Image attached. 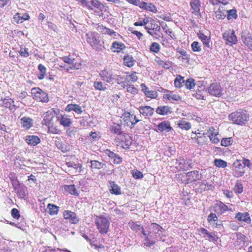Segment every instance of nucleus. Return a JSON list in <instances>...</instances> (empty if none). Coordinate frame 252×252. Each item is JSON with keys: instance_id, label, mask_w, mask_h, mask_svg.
Returning a JSON list of instances; mask_svg holds the SVG:
<instances>
[{"instance_id": "a19ab883", "label": "nucleus", "mask_w": 252, "mask_h": 252, "mask_svg": "<svg viewBox=\"0 0 252 252\" xmlns=\"http://www.w3.org/2000/svg\"><path fill=\"white\" fill-rule=\"evenodd\" d=\"M184 77L180 75H178L174 81V84L176 88H181L182 87V84L184 83Z\"/></svg>"}, {"instance_id": "72a5a7b5", "label": "nucleus", "mask_w": 252, "mask_h": 252, "mask_svg": "<svg viewBox=\"0 0 252 252\" xmlns=\"http://www.w3.org/2000/svg\"><path fill=\"white\" fill-rule=\"evenodd\" d=\"M107 85L103 84L101 81H95L94 83V88L99 91H105L107 89Z\"/></svg>"}, {"instance_id": "ddd939ff", "label": "nucleus", "mask_w": 252, "mask_h": 252, "mask_svg": "<svg viewBox=\"0 0 252 252\" xmlns=\"http://www.w3.org/2000/svg\"><path fill=\"white\" fill-rule=\"evenodd\" d=\"M139 111L144 116L150 117L154 114V109L149 106H140Z\"/></svg>"}, {"instance_id": "423d86ee", "label": "nucleus", "mask_w": 252, "mask_h": 252, "mask_svg": "<svg viewBox=\"0 0 252 252\" xmlns=\"http://www.w3.org/2000/svg\"><path fill=\"white\" fill-rule=\"evenodd\" d=\"M123 120L125 124L130 128L133 127L140 120L138 119L135 116L131 114L129 112H126L123 115Z\"/></svg>"}, {"instance_id": "c9c22d12", "label": "nucleus", "mask_w": 252, "mask_h": 252, "mask_svg": "<svg viewBox=\"0 0 252 252\" xmlns=\"http://www.w3.org/2000/svg\"><path fill=\"white\" fill-rule=\"evenodd\" d=\"M65 190L71 194L74 195H78L76 189L74 185L65 186L64 187Z\"/></svg>"}, {"instance_id": "2eb2a0df", "label": "nucleus", "mask_w": 252, "mask_h": 252, "mask_svg": "<svg viewBox=\"0 0 252 252\" xmlns=\"http://www.w3.org/2000/svg\"><path fill=\"white\" fill-rule=\"evenodd\" d=\"M218 132H217L215 130V129L213 127H210L207 130V131L206 133L204 134L202 136H200L199 137H197L196 140L197 142V143L199 145H203L204 143V139L205 138V135H207L208 137H209V136L211 135H215L216 133H217Z\"/></svg>"}, {"instance_id": "2f4dec72", "label": "nucleus", "mask_w": 252, "mask_h": 252, "mask_svg": "<svg viewBox=\"0 0 252 252\" xmlns=\"http://www.w3.org/2000/svg\"><path fill=\"white\" fill-rule=\"evenodd\" d=\"M38 69L39 70V73L38 74L37 77L39 80H42L44 78L46 68L44 65L39 64L38 66Z\"/></svg>"}, {"instance_id": "cd10ccee", "label": "nucleus", "mask_w": 252, "mask_h": 252, "mask_svg": "<svg viewBox=\"0 0 252 252\" xmlns=\"http://www.w3.org/2000/svg\"><path fill=\"white\" fill-rule=\"evenodd\" d=\"M134 60L131 56L126 55L124 58V64L128 67H132L134 64Z\"/></svg>"}, {"instance_id": "f3484780", "label": "nucleus", "mask_w": 252, "mask_h": 252, "mask_svg": "<svg viewBox=\"0 0 252 252\" xmlns=\"http://www.w3.org/2000/svg\"><path fill=\"white\" fill-rule=\"evenodd\" d=\"M25 141L29 145L35 146L40 143V139L37 136L30 135L26 136Z\"/></svg>"}, {"instance_id": "bb28decb", "label": "nucleus", "mask_w": 252, "mask_h": 252, "mask_svg": "<svg viewBox=\"0 0 252 252\" xmlns=\"http://www.w3.org/2000/svg\"><path fill=\"white\" fill-rule=\"evenodd\" d=\"M43 120L42 122V124L47 126L51 124V121L52 120L53 116L51 112H46L43 114Z\"/></svg>"}, {"instance_id": "052dcab7", "label": "nucleus", "mask_w": 252, "mask_h": 252, "mask_svg": "<svg viewBox=\"0 0 252 252\" xmlns=\"http://www.w3.org/2000/svg\"><path fill=\"white\" fill-rule=\"evenodd\" d=\"M129 226L132 230L136 232L141 231V226L140 225H139L136 223L132 222V223H129Z\"/></svg>"}, {"instance_id": "a878e982", "label": "nucleus", "mask_w": 252, "mask_h": 252, "mask_svg": "<svg viewBox=\"0 0 252 252\" xmlns=\"http://www.w3.org/2000/svg\"><path fill=\"white\" fill-rule=\"evenodd\" d=\"M91 164V167L92 168L100 169L106 167V163L104 162H100L96 160H92L90 161Z\"/></svg>"}, {"instance_id": "f8f14e48", "label": "nucleus", "mask_w": 252, "mask_h": 252, "mask_svg": "<svg viewBox=\"0 0 252 252\" xmlns=\"http://www.w3.org/2000/svg\"><path fill=\"white\" fill-rule=\"evenodd\" d=\"M22 127L25 129H29L33 126V120L28 117H24L20 119Z\"/></svg>"}, {"instance_id": "b1692460", "label": "nucleus", "mask_w": 252, "mask_h": 252, "mask_svg": "<svg viewBox=\"0 0 252 252\" xmlns=\"http://www.w3.org/2000/svg\"><path fill=\"white\" fill-rule=\"evenodd\" d=\"M156 112L159 115H167L168 113H171V108L168 106H158L156 110Z\"/></svg>"}, {"instance_id": "1a4fd4ad", "label": "nucleus", "mask_w": 252, "mask_h": 252, "mask_svg": "<svg viewBox=\"0 0 252 252\" xmlns=\"http://www.w3.org/2000/svg\"><path fill=\"white\" fill-rule=\"evenodd\" d=\"M63 216L64 219L68 220L71 223L77 224L79 221V219L76 214L71 211H64L63 213Z\"/></svg>"}, {"instance_id": "37998d69", "label": "nucleus", "mask_w": 252, "mask_h": 252, "mask_svg": "<svg viewBox=\"0 0 252 252\" xmlns=\"http://www.w3.org/2000/svg\"><path fill=\"white\" fill-rule=\"evenodd\" d=\"M178 126L181 128L186 130L190 129L191 127L190 123L184 120L180 121L178 124Z\"/></svg>"}, {"instance_id": "39448f33", "label": "nucleus", "mask_w": 252, "mask_h": 252, "mask_svg": "<svg viewBox=\"0 0 252 252\" xmlns=\"http://www.w3.org/2000/svg\"><path fill=\"white\" fill-rule=\"evenodd\" d=\"M223 38L225 40L227 44L231 46L237 42V38L233 30L226 31L223 34Z\"/></svg>"}, {"instance_id": "c85d7f7f", "label": "nucleus", "mask_w": 252, "mask_h": 252, "mask_svg": "<svg viewBox=\"0 0 252 252\" xmlns=\"http://www.w3.org/2000/svg\"><path fill=\"white\" fill-rule=\"evenodd\" d=\"M122 124H116L113 123V125L110 126V130L112 132L119 134L122 133L121 128Z\"/></svg>"}, {"instance_id": "9b49d317", "label": "nucleus", "mask_w": 252, "mask_h": 252, "mask_svg": "<svg viewBox=\"0 0 252 252\" xmlns=\"http://www.w3.org/2000/svg\"><path fill=\"white\" fill-rule=\"evenodd\" d=\"M189 166L190 164L183 158H179L176 161V167L179 170H188Z\"/></svg>"}, {"instance_id": "ea45409f", "label": "nucleus", "mask_w": 252, "mask_h": 252, "mask_svg": "<svg viewBox=\"0 0 252 252\" xmlns=\"http://www.w3.org/2000/svg\"><path fill=\"white\" fill-rule=\"evenodd\" d=\"M131 139L129 135H126L124 141L122 142L121 143L122 144V145L124 148H127L131 144Z\"/></svg>"}, {"instance_id": "4be33fe9", "label": "nucleus", "mask_w": 252, "mask_h": 252, "mask_svg": "<svg viewBox=\"0 0 252 252\" xmlns=\"http://www.w3.org/2000/svg\"><path fill=\"white\" fill-rule=\"evenodd\" d=\"M100 75L102 79L107 83L111 82L113 79L112 74L105 70L101 71Z\"/></svg>"}, {"instance_id": "5701e85b", "label": "nucleus", "mask_w": 252, "mask_h": 252, "mask_svg": "<svg viewBox=\"0 0 252 252\" xmlns=\"http://www.w3.org/2000/svg\"><path fill=\"white\" fill-rule=\"evenodd\" d=\"M197 35L205 46L207 47L208 48L211 47V44L210 43V38L209 37L205 35L203 33L200 32L197 33Z\"/></svg>"}, {"instance_id": "4468645a", "label": "nucleus", "mask_w": 252, "mask_h": 252, "mask_svg": "<svg viewBox=\"0 0 252 252\" xmlns=\"http://www.w3.org/2000/svg\"><path fill=\"white\" fill-rule=\"evenodd\" d=\"M186 176L188 183L200 179V176L199 174L198 171L197 170H193L188 172L186 174Z\"/></svg>"}, {"instance_id": "aec40b11", "label": "nucleus", "mask_w": 252, "mask_h": 252, "mask_svg": "<svg viewBox=\"0 0 252 252\" xmlns=\"http://www.w3.org/2000/svg\"><path fill=\"white\" fill-rule=\"evenodd\" d=\"M235 218H236L238 220L243 221L247 222V223H250L251 221L250 215L247 212L244 213H237L235 216Z\"/></svg>"}, {"instance_id": "3c124183", "label": "nucleus", "mask_w": 252, "mask_h": 252, "mask_svg": "<svg viewBox=\"0 0 252 252\" xmlns=\"http://www.w3.org/2000/svg\"><path fill=\"white\" fill-rule=\"evenodd\" d=\"M233 140L231 137L224 138L221 141V145L224 147L228 146L232 144Z\"/></svg>"}, {"instance_id": "c03bdc74", "label": "nucleus", "mask_w": 252, "mask_h": 252, "mask_svg": "<svg viewBox=\"0 0 252 252\" xmlns=\"http://www.w3.org/2000/svg\"><path fill=\"white\" fill-rule=\"evenodd\" d=\"M160 49V45L157 42H153L152 43L150 47V50L152 52H154L155 53H158L159 52Z\"/></svg>"}, {"instance_id": "5fc2aeb1", "label": "nucleus", "mask_w": 252, "mask_h": 252, "mask_svg": "<svg viewBox=\"0 0 252 252\" xmlns=\"http://www.w3.org/2000/svg\"><path fill=\"white\" fill-rule=\"evenodd\" d=\"M66 164H67V166L68 167H72L76 169L77 171H78V173L81 172V167L82 166L80 164H76L75 163L71 162H68Z\"/></svg>"}, {"instance_id": "49530a36", "label": "nucleus", "mask_w": 252, "mask_h": 252, "mask_svg": "<svg viewBox=\"0 0 252 252\" xmlns=\"http://www.w3.org/2000/svg\"><path fill=\"white\" fill-rule=\"evenodd\" d=\"M234 190L236 193H241L243 191V186L239 181H237L234 187Z\"/></svg>"}, {"instance_id": "de8ad7c7", "label": "nucleus", "mask_w": 252, "mask_h": 252, "mask_svg": "<svg viewBox=\"0 0 252 252\" xmlns=\"http://www.w3.org/2000/svg\"><path fill=\"white\" fill-rule=\"evenodd\" d=\"M223 10V7H219L218 10L216 12V17L217 19H223L225 17V14L222 11Z\"/></svg>"}, {"instance_id": "603ef678", "label": "nucleus", "mask_w": 252, "mask_h": 252, "mask_svg": "<svg viewBox=\"0 0 252 252\" xmlns=\"http://www.w3.org/2000/svg\"><path fill=\"white\" fill-rule=\"evenodd\" d=\"M151 236L148 234V236H146L144 240V245L146 246L151 247L155 244V242L151 238Z\"/></svg>"}, {"instance_id": "864d4df0", "label": "nucleus", "mask_w": 252, "mask_h": 252, "mask_svg": "<svg viewBox=\"0 0 252 252\" xmlns=\"http://www.w3.org/2000/svg\"><path fill=\"white\" fill-rule=\"evenodd\" d=\"M128 135V134L125 133L123 132L117 135L115 138V142L119 144H120L122 142L124 141L125 139V135Z\"/></svg>"}, {"instance_id": "7c9ffc66", "label": "nucleus", "mask_w": 252, "mask_h": 252, "mask_svg": "<svg viewBox=\"0 0 252 252\" xmlns=\"http://www.w3.org/2000/svg\"><path fill=\"white\" fill-rule=\"evenodd\" d=\"M47 209L49 210V214L51 215H56L59 211V207L50 203L48 204Z\"/></svg>"}, {"instance_id": "473e14b6", "label": "nucleus", "mask_w": 252, "mask_h": 252, "mask_svg": "<svg viewBox=\"0 0 252 252\" xmlns=\"http://www.w3.org/2000/svg\"><path fill=\"white\" fill-rule=\"evenodd\" d=\"M60 123L64 127H67L70 125L71 122V120L67 116H62L60 120Z\"/></svg>"}, {"instance_id": "412c9836", "label": "nucleus", "mask_w": 252, "mask_h": 252, "mask_svg": "<svg viewBox=\"0 0 252 252\" xmlns=\"http://www.w3.org/2000/svg\"><path fill=\"white\" fill-rule=\"evenodd\" d=\"M138 5L141 8L151 12H155L157 11L155 6L151 3H147L145 2L140 1V4Z\"/></svg>"}, {"instance_id": "c756f323", "label": "nucleus", "mask_w": 252, "mask_h": 252, "mask_svg": "<svg viewBox=\"0 0 252 252\" xmlns=\"http://www.w3.org/2000/svg\"><path fill=\"white\" fill-rule=\"evenodd\" d=\"M112 47L114 49V52H120L121 50H122L126 48L125 45L121 42L115 41L113 43Z\"/></svg>"}, {"instance_id": "79ce46f5", "label": "nucleus", "mask_w": 252, "mask_h": 252, "mask_svg": "<svg viewBox=\"0 0 252 252\" xmlns=\"http://www.w3.org/2000/svg\"><path fill=\"white\" fill-rule=\"evenodd\" d=\"M164 98L170 101H179L181 99L179 95L173 94H166Z\"/></svg>"}, {"instance_id": "0eeeda50", "label": "nucleus", "mask_w": 252, "mask_h": 252, "mask_svg": "<svg viewBox=\"0 0 252 252\" xmlns=\"http://www.w3.org/2000/svg\"><path fill=\"white\" fill-rule=\"evenodd\" d=\"M97 34L94 32H90L86 34L87 42L94 49L96 50L100 49L101 46V45L99 44V41L97 38Z\"/></svg>"}, {"instance_id": "e433bc0d", "label": "nucleus", "mask_w": 252, "mask_h": 252, "mask_svg": "<svg viewBox=\"0 0 252 252\" xmlns=\"http://www.w3.org/2000/svg\"><path fill=\"white\" fill-rule=\"evenodd\" d=\"M91 4L93 9L94 7H95L101 11L104 8V5L97 0H92L91 1Z\"/></svg>"}, {"instance_id": "774afa93", "label": "nucleus", "mask_w": 252, "mask_h": 252, "mask_svg": "<svg viewBox=\"0 0 252 252\" xmlns=\"http://www.w3.org/2000/svg\"><path fill=\"white\" fill-rule=\"evenodd\" d=\"M62 60L65 63H67L69 64L73 65L74 59L70 58L68 56H64L62 58Z\"/></svg>"}, {"instance_id": "69168bd1", "label": "nucleus", "mask_w": 252, "mask_h": 252, "mask_svg": "<svg viewBox=\"0 0 252 252\" xmlns=\"http://www.w3.org/2000/svg\"><path fill=\"white\" fill-rule=\"evenodd\" d=\"M192 95L194 97L198 99H204V96L200 90L196 91Z\"/></svg>"}, {"instance_id": "393cba45", "label": "nucleus", "mask_w": 252, "mask_h": 252, "mask_svg": "<svg viewBox=\"0 0 252 252\" xmlns=\"http://www.w3.org/2000/svg\"><path fill=\"white\" fill-rule=\"evenodd\" d=\"M109 184L111 187L110 191L111 193L116 195H119L121 193V188L114 182L111 181Z\"/></svg>"}, {"instance_id": "dca6fc26", "label": "nucleus", "mask_w": 252, "mask_h": 252, "mask_svg": "<svg viewBox=\"0 0 252 252\" xmlns=\"http://www.w3.org/2000/svg\"><path fill=\"white\" fill-rule=\"evenodd\" d=\"M190 5L195 15L200 14V1L199 0H190Z\"/></svg>"}, {"instance_id": "a18cd8bd", "label": "nucleus", "mask_w": 252, "mask_h": 252, "mask_svg": "<svg viewBox=\"0 0 252 252\" xmlns=\"http://www.w3.org/2000/svg\"><path fill=\"white\" fill-rule=\"evenodd\" d=\"M48 132L52 134H59L61 132L60 130L58 128L57 126L53 125H49L48 126Z\"/></svg>"}, {"instance_id": "09e8293b", "label": "nucleus", "mask_w": 252, "mask_h": 252, "mask_svg": "<svg viewBox=\"0 0 252 252\" xmlns=\"http://www.w3.org/2000/svg\"><path fill=\"white\" fill-rule=\"evenodd\" d=\"M227 18L228 20H230L232 18L236 19L237 18V14L235 9H231L227 11Z\"/></svg>"}, {"instance_id": "6e6552de", "label": "nucleus", "mask_w": 252, "mask_h": 252, "mask_svg": "<svg viewBox=\"0 0 252 252\" xmlns=\"http://www.w3.org/2000/svg\"><path fill=\"white\" fill-rule=\"evenodd\" d=\"M208 93L211 95L220 97L222 94V89L217 83H212L208 88Z\"/></svg>"}, {"instance_id": "6e6d98bb", "label": "nucleus", "mask_w": 252, "mask_h": 252, "mask_svg": "<svg viewBox=\"0 0 252 252\" xmlns=\"http://www.w3.org/2000/svg\"><path fill=\"white\" fill-rule=\"evenodd\" d=\"M99 29L104 34H108L109 35H112L114 34L115 35L116 32L110 29L106 28V27H104L103 26L100 27Z\"/></svg>"}, {"instance_id": "9d476101", "label": "nucleus", "mask_w": 252, "mask_h": 252, "mask_svg": "<svg viewBox=\"0 0 252 252\" xmlns=\"http://www.w3.org/2000/svg\"><path fill=\"white\" fill-rule=\"evenodd\" d=\"M241 37L243 41L249 48L252 49V37L249 32L244 30L241 33Z\"/></svg>"}, {"instance_id": "20e7f679", "label": "nucleus", "mask_w": 252, "mask_h": 252, "mask_svg": "<svg viewBox=\"0 0 252 252\" xmlns=\"http://www.w3.org/2000/svg\"><path fill=\"white\" fill-rule=\"evenodd\" d=\"M233 175L236 178L242 177L245 173V165L240 160H236L233 164Z\"/></svg>"}, {"instance_id": "bf43d9fd", "label": "nucleus", "mask_w": 252, "mask_h": 252, "mask_svg": "<svg viewBox=\"0 0 252 252\" xmlns=\"http://www.w3.org/2000/svg\"><path fill=\"white\" fill-rule=\"evenodd\" d=\"M191 48L194 52H199L201 50V46L199 45V43L197 41H194L191 44Z\"/></svg>"}, {"instance_id": "e2e57ef3", "label": "nucleus", "mask_w": 252, "mask_h": 252, "mask_svg": "<svg viewBox=\"0 0 252 252\" xmlns=\"http://www.w3.org/2000/svg\"><path fill=\"white\" fill-rule=\"evenodd\" d=\"M218 134H219V133L218 132L217 133H216V134H215L214 135H211L209 136V138L210 141H212V143H213L214 144H218L220 142V139L218 137Z\"/></svg>"}, {"instance_id": "a211bd4d", "label": "nucleus", "mask_w": 252, "mask_h": 252, "mask_svg": "<svg viewBox=\"0 0 252 252\" xmlns=\"http://www.w3.org/2000/svg\"><path fill=\"white\" fill-rule=\"evenodd\" d=\"M158 129L160 132H168L172 129V127L168 121H163L158 125Z\"/></svg>"}, {"instance_id": "13d9d810", "label": "nucleus", "mask_w": 252, "mask_h": 252, "mask_svg": "<svg viewBox=\"0 0 252 252\" xmlns=\"http://www.w3.org/2000/svg\"><path fill=\"white\" fill-rule=\"evenodd\" d=\"M11 214L12 217L14 219L18 220L20 217L19 211L16 208H13L11 211Z\"/></svg>"}, {"instance_id": "680f3d73", "label": "nucleus", "mask_w": 252, "mask_h": 252, "mask_svg": "<svg viewBox=\"0 0 252 252\" xmlns=\"http://www.w3.org/2000/svg\"><path fill=\"white\" fill-rule=\"evenodd\" d=\"M159 65L162 66L165 68H169L171 65L170 63L168 61H164L161 60L159 59V61L158 62Z\"/></svg>"}, {"instance_id": "f03ea898", "label": "nucleus", "mask_w": 252, "mask_h": 252, "mask_svg": "<svg viewBox=\"0 0 252 252\" xmlns=\"http://www.w3.org/2000/svg\"><path fill=\"white\" fill-rule=\"evenodd\" d=\"M97 228L101 233H106L109 229L110 222L108 220L102 216H97L95 221Z\"/></svg>"}, {"instance_id": "6ab92c4d", "label": "nucleus", "mask_w": 252, "mask_h": 252, "mask_svg": "<svg viewBox=\"0 0 252 252\" xmlns=\"http://www.w3.org/2000/svg\"><path fill=\"white\" fill-rule=\"evenodd\" d=\"M66 112L73 111L77 114H81L83 111L81 106L76 104H69L67 105L65 109Z\"/></svg>"}, {"instance_id": "f704fd0d", "label": "nucleus", "mask_w": 252, "mask_h": 252, "mask_svg": "<svg viewBox=\"0 0 252 252\" xmlns=\"http://www.w3.org/2000/svg\"><path fill=\"white\" fill-rule=\"evenodd\" d=\"M214 165L219 168H225L227 166V162L221 159H215L214 161Z\"/></svg>"}, {"instance_id": "4c0bfd02", "label": "nucleus", "mask_w": 252, "mask_h": 252, "mask_svg": "<svg viewBox=\"0 0 252 252\" xmlns=\"http://www.w3.org/2000/svg\"><path fill=\"white\" fill-rule=\"evenodd\" d=\"M3 104L5 107L8 108L10 110H12L13 108L14 107V101L11 98H4L3 100Z\"/></svg>"}, {"instance_id": "338daca9", "label": "nucleus", "mask_w": 252, "mask_h": 252, "mask_svg": "<svg viewBox=\"0 0 252 252\" xmlns=\"http://www.w3.org/2000/svg\"><path fill=\"white\" fill-rule=\"evenodd\" d=\"M126 90L128 92L131 94H135L137 93V89L135 88L133 85H128L126 86Z\"/></svg>"}, {"instance_id": "8fccbe9b", "label": "nucleus", "mask_w": 252, "mask_h": 252, "mask_svg": "<svg viewBox=\"0 0 252 252\" xmlns=\"http://www.w3.org/2000/svg\"><path fill=\"white\" fill-rule=\"evenodd\" d=\"M185 85L188 89H192L195 86L194 80L193 78H189L187 79L186 81Z\"/></svg>"}, {"instance_id": "7ed1b4c3", "label": "nucleus", "mask_w": 252, "mask_h": 252, "mask_svg": "<svg viewBox=\"0 0 252 252\" xmlns=\"http://www.w3.org/2000/svg\"><path fill=\"white\" fill-rule=\"evenodd\" d=\"M32 94L33 95V98L37 101L43 102H47L49 101L47 94L39 88H32Z\"/></svg>"}, {"instance_id": "f257e3e1", "label": "nucleus", "mask_w": 252, "mask_h": 252, "mask_svg": "<svg viewBox=\"0 0 252 252\" xmlns=\"http://www.w3.org/2000/svg\"><path fill=\"white\" fill-rule=\"evenodd\" d=\"M249 116L245 110H239L229 115V119L232 121L233 123L243 125L245 124L246 122L249 120Z\"/></svg>"}, {"instance_id": "58836bf2", "label": "nucleus", "mask_w": 252, "mask_h": 252, "mask_svg": "<svg viewBox=\"0 0 252 252\" xmlns=\"http://www.w3.org/2000/svg\"><path fill=\"white\" fill-rule=\"evenodd\" d=\"M149 229H150V231L149 233H152L153 232H155V233H158V231H160L162 229V227L158 225L157 223H152L150 225Z\"/></svg>"}, {"instance_id": "4d7b16f0", "label": "nucleus", "mask_w": 252, "mask_h": 252, "mask_svg": "<svg viewBox=\"0 0 252 252\" xmlns=\"http://www.w3.org/2000/svg\"><path fill=\"white\" fill-rule=\"evenodd\" d=\"M77 132V128L75 127H72L68 128L66 131L67 135L69 137H73L75 135V133Z\"/></svg>"}, {"instance_id": "0e129e2a", "label": "nucleus", "mask_w": 252, "mask_h": 252, "mask_svg": "<svg viewBox=\"0 0 252 252\" xmlns=\"http://www.w3.org/2000/svg\"><path fill=\"white\" fill-rule=\"evenodd\" d=\"M132 175L135 179H142L143 177L142 173L137 170L133 171Z\"/></svg>"}]
</instances>
